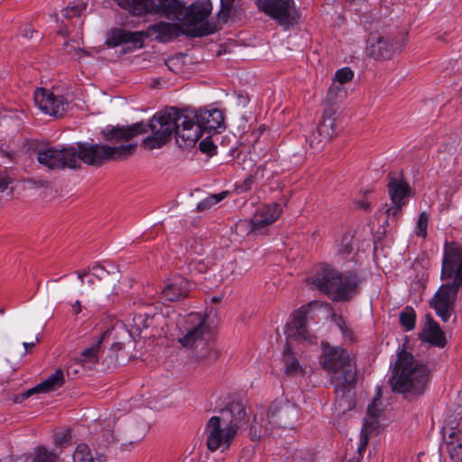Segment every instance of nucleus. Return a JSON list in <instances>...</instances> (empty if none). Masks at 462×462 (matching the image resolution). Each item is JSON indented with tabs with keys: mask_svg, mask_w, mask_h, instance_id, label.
<instances>
[{
	"mask_svg": "<svg viewBox=\"0 0 462 462\" xmlns=\"http://www.w3.org/2000/svg\"><path fill=\"white\" fill-rule=\"evenodd\" d=\"M123 9L133 15L154 14L180 23H172L160 21L148 27L146 35L153 36L160 42H169L183 34L201 37L215 32L217 27L208 20L213 6L209 0L196 1L185 6L181 0H115ZM145 33L115 30L111 42L114 45L133 43L141 46Z\"/></svg>",
	"mask_w": 462,
	"mask_h": 462,
	"instance_id": "f257e3e1",
	"label": "nucleus"
},
{
	"mask_svg": "<svg viewBox=\"0 0 462 462\" xmlns=\"http://www.w3.org/2000/svg\"><path fill=\"white\" fill-rule=\"evenodd\" d=\"M148 132L151 134L143 139V145L149 150L162 147L173 133L180 147H191L197 143L198 127L192 125L191 117H186L185 112L174 107L156 113L148 124L139 122L127 126H107L101 133L106 141L120 143Z\"/></svg>",
	"mask_w": 462,
	"mask_h": 462,
	"instance_id": "f03ea898",
	"label": "nucleus"
},
{
	"mask_svg": "<svg viewBox=\"0 0 462 462\" xmlns=\"http://www.w3.org/2000/svg\"><path fill=\"white\" fill-rule=\"evenodd\" d=\"M135 146L134 143L109 146L79 143L77 146L44 148L38 152L37 160L41 164L53 170L75 169L79 167V161L88 165H100L108 160L121 159L132 154Z\"/></svg>",
	"mask_w": 462,
	"mask_h": 462,
	"instance_id": "7ed1b4c3",
	"label": "nucleus"
},
{
	"mask_svg": "<svg viewBox=\"0 0 462 462\" xmlns=\"http://www.w3.org/2000/svg\"><path fill=\"white\" fill-rule=\"evenodd\" d=\"M441 279L448 280L436 291L430 307L443 322L448 321L455 307L458 289L462 287V246L446 244L444 248Z\"/></svg>",
	"mask_w": 462,
	"mask_h": 462,
	"instance_id": "20e7f679",
	"label": "nucleus"
},
{
	"mask_svg": "<svg viewBox=\"0 0 462 462\" xmlns=\"http://www.w3.org/2000/svg\"><path fill=\"white\" fill-rule=\"evenodd\" d=\"M320 364L331 374L335 383L336 404L343 411L352 407V386L356 380V372L350 365V356L346 350L323 345V354Z\"/></svg>",
	"mask_w": 462,
	"mask_h": 462,
	"instance_id": "39448f33",
	"label": "nucleus"
},
{
	"mask_svg": "<svg viewBox=\"0 0 462 462\" xmlns=\"http://www.w3.org/2000/svg\"><path fill=\"white\" fill-rule=\"evenodd\" d=\"M429 381L430 370L427 365L405 350L398 354L388 380L394 393L409 396L422 394L428 388Z\"/></svg>",
	"mask_w": 462,
	"mask_h": 462,
	"instance_id": "423d86ee",
	"label": "nucleus"
},
{
	"mask_svg": "<svg viewBox=\"0 0 462 462\" xmlns=\"http://www.w3.org/2000/svg\"><path fill=\"white\" fill-rule=\"evenodd\" d=\"M246 420L245 408L240 402L230 403L218 415L212 416L204 430L208 448L210 451L227 448L236 436L239 425Z\"/></svg>",
	"mask_w": 462,
	"mask_h": 462,
	"instance_id": "0eeeda50",
	"label": "nucleus"
},
{
	"mask_svg": "<svg viewBox=\"0 0 462 462\" xmlns=\"http://www.w3.org/2000/svg\"><path fill=\"white\" fill-rule=\"evenodd\" d=\"M307 282L331 300L345 301L354 296L360 280L356 273H341L329 265H321L307 278Z\"/></svg>",
	"mask_w": 462,
	"mask_h": 462,
	"instance_id": "6e6552de",
	"label": "nucleus"
},
{
	"mask_svg": "<svg viewBox=\"0 0 462 462\" xmlns=\"http://www.w3.org/2000/svg\"><path fill=\"white\" fill-rule=\"evenodd\" d=\"M169 320L177 318L179 329L178 341L185 347H194L208 340L209 337V327L207 324L206 315L199 312H191L180 317L171 310L166 312Z\"/></svg>",
	"mask_w": 462,
	"mask_h": 462,
	"instance_id": "1a4fd4ad",
	"label": "nucleus"
},
{
	"mask_svg": "<svg viewBox=\"0 0 462 462\" xmlns=\"http://www.w3.org/2000/svg\"><path fill=\"white\" fill-rule=\"evenodd\" d=\"M281 212L276 204L265 205L258 208L249 220L240 221L238 227H248V234L254 236L266 235L269 226L279 218Z\"/></svg>",
	"mask_w": 462,
	"mask_h": 462,
	"instance_id": "9d476101",
	"label": "nucleus"
},
{
	"mask_svg": "<svg viewBox=\"0 0 462 462\" xmlns=\"http://www.w3.org/2000/svg\"><path fill=\"white\" fill-rule=\"evenodd\" d=\"M186 117H191L192 125L198 127L197 141L203 132L208 134L225 129L224 116L219 109H204L198 112H185Z\"/></svg>",
	"mask_w": 462,
	"mask_h": 462,
	"instance_id": "9b49d317",
	"label": "nucleus"
},
{
	"mask_svg": "<svg viewBox=\"0 0 462 462\" xmlns=\"http://www.w3.org/2000/svg\"><path fill=\"white\" fill-rule=\"evenodd\" d=\"M34 102L41 111L53 116H62L68 107V103L62 96H55L44 88L35 90Z\"/></svg>",
	"mask_w": 462,
	"mask_h": 462,
	"instance_id": "f8f14e48",
	"label": "nucleus"
},
{
	"mask_svg": "<svg viewBox=\"0 0 462 462\" xmlns=\"http://www.w3.org/2000/svg\"><path fill=\"white\" fill-rule=\"evenodd\" d=\"M281 411L279 404L273 403L268 411L263 409L258 411L254 417L251 426V435L253 439H260L270 433V430L275 425H278L276 419L278 413Z\"/></svg>",
	"mask_w": 462,
	"mask_h": 462,
	"instance_id": "ddd939ff",
	"label": "nucleus"
},
{
	"mask_svg": "<svg viewBox=\"0 0 462 462\" xmlns=\"http://www.w3.org/2000/svg\"><path fill=\"white\" fill-rule=\"evenodd\" d=\"M388 193L393 206L386 208L388 217L397 218L402 207L406 204L405 199L410 195L409 185L402 179H392L388 183Z\"/></svg>",
	"mask_w": 462,
	"mask_h": 462,
	"instance_id": "4468645a",
	"label": "nucleus"
},
{
	"mask_svg": "<svg viewBox=\"0 0 462 462\" xmlns=\"http://www.w3.org/2000/svg\"><path fill=\"white\" fill-rule=\"evenodd\" d=\"M313 305H317V302H310L295 311L293 320L291 322V339L300 342H314V337L306 326L310 310Z\"/></svg>",
	"mask_w": 462,
	"mask_h": 462,
	"instance_id": "2eb2a0df",
	"label": "nucleus"
},
{
	"mask_svg": "<svg viewBox=\"0 0 462 462\" xmlns=\"http://www.w3.org/2000/svg\"><path fill=\"white\" fill-rule=\"evenodd\" d=\"M255 5L281 25L289 26V0H255Z\"/></svg>",
	"mask_w": 462,
	"mask_h": 462,
	"instance_id": "dca6fc26",
	"label": "nucleus"
},
{
	"mask_svg": "<svg viewBox=\"0 0 462 462\" xmlns=\"http://www.w3.org/2000/svg\"><path fill=\"white\" fill-rule=\"evenodd\" d=\"M170 326L168 318H165V315L162 312L154 313L153 315H150L148 313H138L135 314L133 318L132 323L130 324L131 331L135 338L139 337L144 329L149 328H158L161 327L163 329V326Z\"/></svg>",
	"mask_w": 462,
	"mask_h": 462,
	"instance_id": "f3484780",
	"label": "nucleus"
},
{
	"mask_svg": "<svg viewBox=\"0 0 462 462\" xmlns=\"http://www.w3.org/2000/svg\"><path fill=\"white\" fill-rule=\"evenodd\" d=\"M419 337L421 341L430 343L438 347H444L447 343L444 332L429 314L425 316V321L419 334Z\"/></svg>",
	"mask_w": 462,
	"mask_h": 462,
	"instance_id": "a211bd4d",
	"label": "nucleus"
},
{
	"mask_svg": "<svg viewBox=\"0 0 462 462\" xmlns=\"http://www.w3.org/2000/svg\"><path fill=\"white\" fill-rule=\"evenodd\" d=\"M368 53L376 60L391 59L396 50L394 42L389 37L371 35Z\"/></svg>",
	"mask_w": 462,
	"mask_h": 462,
	"instance_id": "6ab92c4d",
	"label": "nucleus"
},
{
	"mask_svg": "<svg viewBox=\"0 0 462 462\" xmlns=\"http://www.w3.org/2000/svg\"><path fill=\"white\" fill-rule=\"evenodd\" d=\"M189 291V283L182 276H175L170 279L162 291V298L174 301L185 298Z\"/></svg>",
	"mask_w": 462,
	"mask_h": 462,
	"instance_id": "aec40b11",
	"label": "nucleus"
},
{
	"mask_svg": "<svg viewBox=\"0 0 462 462\" xmlns=\"http://www.w3.org/2000/svg\"><path fill=\"white\" fill-rule=\"evenodd\" d=\"M64 383V373L61 369H57L47 379L40 383L38 385L29 389L25 393V397H29L38 393H50L60 388Z\"/></svg>",
	"mask_w": 462,
	"mask_h": 462,
	"instance_id": "412c9836",
	"label": "nucleus"
},
{
	"mask_svg": "<svg viewBox=\"0 0 462 462\" xmlns=\"http://www.w3.org/2000/svg\"><path fill=\"white\" fill-rule=\"evenodd\" d=\"M102 338H99L91 346L85 348L74 357L73 362L81 366L92 369L99 361Z\"/></svg>",
	"mask_w": 462,
	"mask_h": 462,
	"instance_id": "4be33fe9",
	"label": "nucleus"
},
{
	"mask_svg": "<svg viewBox=\"0 0 462 462\" xmlns=\"http://www.w3.org/2000/svg\"><path fill=\"white\" fill-rule=\"evenodd\" d=\"M100 338H102V340L105 338H112L115 341L114 345L118 348L122 347L124 341L130 338L134 339L131 329L127 328L126 326L120 321L115 322L110 328L106 329L102 334Z\"/></svg>",
	"mask_w": 462,
	"mask_h": 462,
	"instance_id": "5701e85b",
	"label": "nucleus"
},
{
	"mask_svg": "<svg viewBox=\"0 0 462 462\" xmlns=\"http://www.w3.org/2000/svg\"><path fill=\"white\" fill-rule=\"evenodd\" d=\"M319 136L330 140L336 134V110L333 107L324 109L322 121L318 126Z\"/></svg>",
	"mask_w": 462,
	"mask_h": 462,
	"instance_id": "b1692460",
	"label": "nucleus"
},
{
	"mask_svg": "<svg viewBox=\"0 0 462 462\" xmlns=\"http://www.w3.org/2000/svg\"><path fill=\"white\" fill-rule=\"evenodd\" d=\"M302 136L305 139L304 149H307L309 146L314 152L321 151L325 145V143L328 141V139L323 138V136H319L318 129L316 131L313 130L312 127L306 125L300 126V134H297L298 138Z\"/></svg>",
	"mask_w": 462,
	"mask_h": 462,
	"instance_id": "393cba45",
	"label": "nucleus"
},
{
	"mask_svg": "<svg viewBox=\"0 0 462 462\" xmlns=\"http://www.w3.org/2000/svg\"><path fill=\"white\" fill-rule=\"evenodd\" d=\"M378 404H380V397H375L372 403L367 407V414L369 418L365 419L364 421V429L361 433V442L363 446H365L367 443L366 431L369 428L374 429L376 424V418L380 414V409L378 408Z\"/></svg>",
	"mask_w": 462,
	"mask_h": 462,
	"instance_id": "a878e982",
	"label": "nucleus"
},
{
	"mask_svg": "<svg viewBox=\"0 0 462 462\" xmlns=\"http://www.w3.org/2000/svg\"><path fill=\"white\" fill-rule=\"evenodd\" d=\"M348 88L346 86L337 85L332 80L326 95L328 104L334 106L345 100L347 96Z\"/></svg>",
	"mask_w": 462,
	"mask_h": 462,
	"instance_id": "bb28decb",
	"label": "nucleus"
},
{
	"mask_svg": "<svg viewBox=\"0 0 462 462\" xmlns=\"http://www.w3.org/2000/svg\"><path fill=\"white\" fill-rule=\"evenodd\" d=\"M73 462H101L99 458L95 457L92 449L85 443L77 445L73 454Z\"/></svg>",
	"mask_w": 462,
	"mask_h": 462,
	"instance_id": "cd10ccee",
	"label": "nucleus"
},
{
	"mask_svg": "<svg viewBox=\"0 0 462 462\" xmlns=\"http://www.w3.org/2000/svg\"><path fill=\"white\" fill-rule=\"evenodd\" d=\"M109 273L110 272L108 270L98 264L94 265L92 268H88L84 269L83 271L76 272L78 278L81 283H84V278L87 275L93 276L97 280H103L109 274Z\"/></svg>",
	"mask_w": 462,
	"mask_h": 462,
	"instance_id": "c85d7f7f",
	"label": "nucleus"
},
{
	"mask_svg": "<svg viewBox=\"0 0 462 462\" xmlns=\"http://www.w3.org/2000/svg\"><path fill=\"white\" fill-rule=\"evenodd\" d=\"M55 455L45 448L39 447L35 449L34 455L25 456L23 462H54Z\"/></svg>",
	"mask_w": 462,
	"mask_h": 462,
	"instance_id": "c756f323",
	"label": "nucleus"
},
{
	"mask_svg": "<svg viewBox=\"0 0 462 462\" xmlns=\"http://www.w3.org/2000/svg\"><path fill=\"white\" fill-rule=\"evenodd\" d=\"M400 323L407 331H411L416 325V313L411 307H405L400 313Z\"/></svg>",
	"mask_w": 462,
	"mask_h": 462,
	"instance_id": "7c9ffc66",
	"label": "nucleus"
},
{
	"mask_svg": "<svg viewBox=\"0 0 462 462\" xmlns=\"http://www.w3.org/2000/svg\"><path fill=\"white\" fill-rule=\"evenodd\" d=\"M355 73L349 67H343L338 69L332 79L337 85L346 86L354 79Z\"/></svg>",
	"mask_w": 462,
	"mask_h": 462,
	"instance_id": "2f4dec72",
	"label": "nucleus"
},
{
	"mask_svg": "<svg viewBox=\"0 0 462 462\" xmlns=\"http://www.w3.org/2000/svg\"><path fill=\"white\" fill-rule=\"evenodd\" d=\"M430 215L427 212H421L418 217L414 233L417 236L426 238Z\"/></svg>",
	"mask_w": 462,
	"mask_h": 462,
	"instance_id": "473e14b6",
	"label": "nucleus"
},
{
	"mask_svg": "<svg viewBox=\"0 0 462 462\" xmlns=\"http://www.w3.org/2000/svg\"><path fill=\"white\" fill-rule=\"evenodd\" d=\"M353 236L349 234L345 235L339 245H337V252L341 254H349L353 250Z\"/></svg>",
	"mask_w": 462,
	"mask_h": 462,
	"instance_id": "72a5a7b5",
	"label": "nucleus"
},
{
	"mask_svg": "<svg viewBox=\"0 0 462 462\" xmlns=\"http://www.w3.org/2000/svg\"><path fill=\"white\" fill-rule=\"evenodd\" d=\"M220 10L217 13V15L219 19H221L223 22H226L228 17L230 16L234 0H220Z\"/></svg>",
	"mask_w": 462,
	"mask_h": 462,
	"instance_id": "f704fd0d",
	"label": "nucleus"
},
{
	"mask_svg": "<svg viewBox=\"0 0 462 462\" xmlns=\"http://www.w3.org/2000/svg\"><path fill=\"white\" fill-rule=\"evenodd\" d=\"M86 7L87 5L85 4L69 5L63 10L62 15L68 19H70L74 16H79L81 13L86 9Z\"/></svg>",
	"mask_w": 462,
	"mask_h": 462,
	"instance_id": "c9c22d12",
	"label": "nucleus"
},
{
	"mask_svg": "<svg viewBox=\"0 0 462 462\" xmlns=\"http://www.w3.org/2000/svg\"><path fill=\"white\" fill-rule=\"evenodd\" d=\"M448 453L452 462H462V444H449Z\"/></svg>",
	"mask_w": 462,
	"mask_h": 462,
	"instance_id": "e433bc0d",
	"label": "nucleus"
},
{
	"mask_svg": "<svg viewBox=\"0 0 462 462\" xmlns=\"http://www.w3.org/2000/svg\"><path fill=\"white\" fill-rule=\"evenodd\" d=\"M199 149L203 152L211 154V153H213L215 152L216 145L214 144V143L208 137H207V138L203 139L199 143Z\"/></svg>",
	"mask_w": 462,
	"mask_h": 462,
	"instance_id": "4c0bfd02",
	"label": "nucleus"
},
{
	"mask_svg": "<svg viewBox=\"0 0 462 462\" xmlns=\"http://www.w3.org/2000/svg\"><path fill=\"white\" fill-rule=\"evenodd\" d=\"M254 183V177L252 175L247 176L244 181L236 185V190L238 193L245 192L249 190Z\"/></svg>",
	"mask_w": 462,
	"mask_h": 462,
	"instance_id": "58836bf2",
	"label": "nucleus"
},
{
	"mask_svg": "<svg viewBox=\"0 0 462 462\" xmlns=\"http://www.w3.org/2000/svg\"><path fill=\"white\" fill-rule=\"evenodd\" d=\"M448 438L450 439L448 444H462V428L452 430Z\"/></svg>",
	"mask_w": 462,
	"mask_h": 462,
	"instance_id": "ea45409f",
	"label": "nucleus"
},
{
	"mask_svg": "<svg viewBox=\"0 0 462 462\" xmlns=\"http://www.w3.org/2000/svg\"><path fill=\"white\" fill-rule=\"evenodd\" d=\"M212 206H215V204L213 203V200L210 199V196H208V198H206L205 199L201 200L198 204V209L202 211V210H205V209H208V208H211Z\"/></svg>",
	"mask_w": 462,
	"mask_h": 462,
	"instance_id": "a19ab883",
	"label": "nucleus"
},
{
	"mask_svg": "<svg viewBox=\"0 0 462 462\" xmlns=\"http://www.w3.org/2000/svg\"><path fill=\"white\" fill-rule=\"evenodd\" d=\"M70 439V432L69 430H64L60 434L57 435L55 437V440L58 444H63L67 442Z\"/></svg>",
	"mask_w": 462,
	"mask_h": 462,
	"instance_id": "79ce46f5",
	"label": "nucleus"
},
{
	"mask_svg": "<svg viewBox=\"0 0 462 462\" xmlns=\"http://www.w3.org/2000/svg\"><path fill=\"white\" fill-rule=\"evenodd\" d=\"M229 194L228 191H222L220 193L210 195V199L213 200V203L217 205L220 201H222L226 196Z\"/></svg>",
	"mask_w": 462,
	"mask_h": 462,
	"instance_id": "37998d69",
	"label": "nucleus"
},
{
	"mask_svg": "<svg viewBox=\"0 0 462 462\" xmlns=\"http://www.w3.org/2000/svg\"><path fill=\"white\" fill-rule=\"evenodd\" d=\"M71 311L73 315L78 316L82 312V305L80 300H77L74 302L70 303Z\"/></svg>",
	"mask_w": 462,
	"mask_h": 462,
	"instance_id": "c03bdc74",
	"label": "nucleus"
},
{
	"mask_svg": "<svg viewBox=\"0 0 462 462\" xmlns=\"http://www.w3.org/2000/svg\"><path fill=\"white\" fill-rule=\"evenodd\" d=\"M290 17H291V27L292 26L294 22L298 23V21L300 19V16L299 14V13L297 12V10L295 9L294 5H291V4Z\"/></svg>",
	"mask_w": 462,
	"mask_h": 462,
	"instance_id": "a18cd8bd",
	"label": "nucleus"
},
{
	"mask_svg": "<svg viewBox=\"0 0 462 462\" xmlns=\"http://www.w3.org/2000/svg\"><path fill=\"white\" fill-rule=\"evenodd\" d=\"M289 351L288 338H286V344L283 349V360H284V373L289 374V361L287 360V352Z\"/></svg>",
	"mask_w": 462,
	"mask_h": 462,
	"instance_id": "49530a36",
	"label": "nucleus"
},
{
	"mask_svg": "<svg viewBox=\"0 0 462 462\" xmlns=\"http://www.w3.org/2000/svg\"><path fill=\"white\" fill-rule=\"evenodd\" d=\"M65 46H66L67 48H69V49L68 50V52H69V53H71V54H72V52H73V51H75L76 55H78V57H79V58H81L82 54H86V53H87L85 51H83V50H82L81 48H79V47H77V48H76V47H72V46L70 47V46L69 45V43H65Z\"/></svg>",
	"mask_w": 462,
	"mask_h": 462,
	"instance_id": "de8ad7c7",
	"label": "nucleus"
},
{
	"mask_svg": "<svg viewBox=\"0 0 462 462\" xmlns=\"http://www.w3.org/2000/svg\"><path fill=\"white\" fill-rule=\"evenodd\" d=\"M10 183V179L6 177L5 174L0 173V190H5L8 184Z\"/></svg>",
	"mask_w": 462,
	"mask_h": 462,
	"instance_id": "09e8293b",
	"label": "nucleus"
},
{
	"mask_svg": "<svg viewBox=\"0 0 462 462\" xmlns=\"http://www.w3.org/2000/svg\"><path fill=\"white\" fill-rule=\"evenodd\" d=\"M33 32H34L33 29L32 28L31 25H28V24L25 25V27L22 31V34L25 38H32Z\"/></svg>",
	"mask_w": 462,
	"mask_h": 462,
	"instance_id": "8fccbe9b",
	"label": "nucleus"
},
{
	"mask_svg": "<svg viewBox=\"0 0 462 462\" xmlns=\"http://www.w3.org/2000/svg\"><path fill=\"white\" fill-rule=\"evenodd\" d=\"M300 369V365L297 359L291 356V374L296 373Z\"/></svg>",
	"mask_w": 462,
	"mask_h": 462,
	"instance_id": "3c124183",
	"label": "nucleus"
},
{
	"mask_svg": "<svg viewBox=\"0 0 462 462\" xmlns=\"http://www.w3.org/2000/svg\"><path fill=\"white\" fill-rule=\"evenodd\" d=\"M38 342H39V338H38V337H36L35 341H33V342H31V343L23 342V347H24L25 352H27V351H28V348H29V347H32V346H35V344H36V343H38Z\"/></svg>",
	"mask_w": 462,
	"mask_h": 462,
	"instance_id": "603ef678",
	"label": "nucleus"
},
{
	"mask_svg": "<svg viewBox=\"0 0 462 462\" xmlns=\"http://www.w3.org/2000/svg\"><path fill=\"white\" fill-rule=\"evenodd\" d=\"M88 276H89V278L88 279L87 282L88 285L91 286L94 283V280H93L94 277L90 276V275H88Z\"/></svg>",
	"mask_w": 462,
	"mask_h": 462,
	"instance_id": "864d4df0",
	"label": "nucleus"
},
{
	"mask_svg": "<svg viewBox=\"0 0 462 462\" xmlns=\"http://www.w3.org/2000/svg\"><path fill=\"white\" fill-rule=\"evenodd\" d=\"M361 207H362L363 208L366 209V210L370 208V207H369V205H368L367 203H363V204L361 205Z\"/></svg>",
	"mask_w": 462,
	"mask_h": 462,
	"instance_id": "5fc2aeb1",
	"label": "nucleus"
},
{
	"mask_svg": "<svg viewBox=\"0 0 462 462\" xmlns=\"http://www.w3.org/2000/svg\"><path fill=\"white\" fill-rule=\"evenodd\" d=\"M289 328V323L287 322V323L285 324V326H284V328L286 329V328Z\"/></svg>",
	"mask_w": 462,
	"mask_h": 462,
	"instance_id": "6e6d98bb",
	"label": "nucleus"
},
{
	"mask_svg": "<svg viewBox=\"0 0 462 462\" xmlns=\"http://www.w3.org/2000/svg\"><path fill=\"white\" fill-rule=\"evenodd\" d=\"M60 280V278H59V279H55V280H53V282H59Z\"/></svg>",
	"mask_w": 462,
	"mask_h": 462,
	"instance_id": "4d7b16f0",
	"label": "nucleus"
}]
</instances>
